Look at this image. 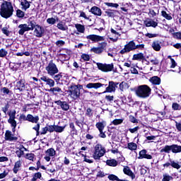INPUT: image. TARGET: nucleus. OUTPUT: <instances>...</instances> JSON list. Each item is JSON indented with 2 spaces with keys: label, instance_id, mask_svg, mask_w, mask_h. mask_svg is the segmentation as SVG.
<instances>
[{
  "label": "nucleus",
  "instance_id": "nucleus-48",
  "mask_svg": "<svg viewBox=\"0 0 181 181\" xmlns=\"http://www.w3.org/2000/svg\"><path fill=\"white\" fill-rule=\"evenodd\" d=\"M107 177H108L109 180H112V181L119 180V178H118V177L117 175H114V174L109 175Z\"/></svg>",
  "mask_w": 181,
  "mask_h": 181
},
{
  "label": "nucleus",
  "instance_id": "nucleus-32",
  "mask_svg": "<svg viewBox=\"0 0 181 181\" xmlns=\"http://www.w3.org/2000/svg\"><path fill=\"white\" fill-rule=\"evenodd\" d=\"M107 124L105 123V121H102L96 123L95 127L98 128V131H104V128H105V126Z\"/></svg>",
  "mask_w": 181,
  "mask_h": 181
},
{
  "label": "nucleus",
  "instance_id": "nucleus-38",
  "mask_svg": "<svg viewBox=\"0 0 181 181\" xmlns=\"http://www.w3.org/2000/svg\"><path fill=\"white\" fill-rule=\"evenodd\" d=\"M138 145L134 142H131L127 144V148H129V151H136Z\"/></svg>",
  "mask_w": 181,
  "mask_h": 181
},
{
  "label": "nucleus",
  "instance_id": "nucleus-18",
  "mask_svg": "<svg viewBox=\"0 0 181 181\" xmlns=\"http://www.w3.org/2000/svg\"><path fill=\"white\" fill-rule=\"evenodd\" d=\"M90 12H91V13H93V15H95V16H101V15H103V11H101V8L95 6H93L90 8Z\"/></svg>",
  "mask_w": 181,
  "mask_h": 181
},
{
  "label": "nucleus",
  "instance_id": "nucleus-20",
  "mask_svg": "<svg viewBox=\"0 0 181 181\" xmlns=\"http://www.w3.org/2000/svg\"><path fill=\"white\" fill-rule=\"evenodd\" d=\"M146 150H141L139 155V159H152V156L147 153Z\"/></svg>",
  "mask_w": 181,
  "mask_h": 181
},
{
  "label": "nucleus",
  "instance_id": "nucleus-4",
  "mask_svg": "<svg viewBox=\"0 0 181 181\" xmlns=\"http://www.w3.org/2000/svg\"><path fill=\"white\" fill-rule=\"evenodd\" d=\"M161 153H170L172 152L173 153H181V146L177 144H173L171 146L165 145L160 151Z\"/></svg>",
  "mask_w": 181,
  "mask_h": 181
},
{
  "label": "nucleus",
  "instance_id": "nucleus-54",
  "mask_svg": "<svg viewBox=\"0 0 181 181\" xmlns=\"http://www.w3.org/2000/svg\"><path fill=\"white\" fill-rule=\"evenodd\" d=\"M105 5H106V6H110L112 8H118V6H119V5H118V4H114V3H105Z\"/></svg>",
  "mask_w": 181,
  "mask_h": 181
},
{
  "label": "nucleus",
  "instance_id": "nucleus-10",
  "mask_svg": "<svg viewBox=\"0 0 181 181\" xmlns=\"http://www.w3.org/2000/svg\"><path fill=\"white\" fill-rule=\"evenodd\" d=\"M16 115V111L15 110L8 113L9 118L8 119V122L11 125L13 132H15L16 129V120H15Z\"/></svg>",
  "mask_w": 181,
  "mask_h": 181
},
{
  "label": "nucleus",
  "instance_id": "nucleus-41",
  "mask_svg": "<svg viewBox=\"0 0 181 181\" xmlns=\"http://www.w3.org/2000/svg\"><path fill=\"white\" fill-rule=\"evenodd\" d=\"M144 59V54L139 53L133 55L132 60H142Z\"/></svg>",
  "mask_w": 181,
  "mask_h": 181
},
{
  "label": "nucleus",
  "instance_id": "nucleus-23",
  "mask_svg": "<svg viewBox=\"0 0 181 181\" xmlns=\"http://www.w3.org/2000/svg\"><path fill=\"white\" fill-rule=\"evenodd\" d=\"M63 52V53L60 54L59 59L64 61L69 60L70 59V51L64 49Z\"/></svg>",
  "mask_w": 181,
  "mask_h": 181
},
{
  "label": "nucleus",
  "instance_id": "nucleus-1",
  "mask_svg": "<svg viewBox=\"0 0 181 181\" xmlns=\"http://www.w3.org/2000/svg\"><path fill=\"white\" fill-rule=\"evenodd\" d=\"M13 5L10 1H4L0 6V16L4 19H8L13 15Z\"/></svg>",
  "mask_w": 181,
  "mask_h": 181
},
{
  "label": "nucleus",
  "instance_id": "nucleus-9",
  "mask_svg": "<svg viewBox=\"0 0 181 181\" xmlns=\"http://www.w3.org/2000/svg\"><path fill=\"white\" fill-rule=\"evenodd\" d=\"M97 66L99 70L104 71L105 73H108V71H112L114 69V64H101L97 63Z\"/></svg>",
  "mask_w": 181,
  "mask_h": 181
},
{
  "label": "nucleus",
  "instance_id": "nucleus-42",
  "mask_svg": "<svg viewBox=\"0 0 181 181\" xmlns=\"http://www.w3.org/2000/svg\"><path fill=\"white\" fill-rule=\"evenodd\" d=\"M161 15L163 18H165V19H167V21H172L173 18L172 16L169 15L168 13H166V11H161Z\"/></svg>",
  "mask_w": 181,
  "mask_h": 181
},
{
  "label": "nucleus",
  "instance_id": "nucleus-49",
  "mask_svg": "<svg viewBox=\"0 0 181 181\" xmlns=\"http://www.w3.org/2000/svg\"><path fill=\"white\" fill-rule=\"evenodd\" d=\"M81 59L83 62H88L90 60V55L87 54H83L81 57Z\"/></svg>",
  "mask_w": 181,
  "mask_h": 181
},
{
  "label": "nucleus",
  "instance_id": "nucleus-30",
  "mask_svg": "<svg viewBox=\"0 0 181 181\" xmlns=\"http://www.w3.org/2000/svg\"><path fill=\"white\" fill-rule=\"evenodd\" d=\"M123 172L125 175H127V176H130L132 179H135V175H134V173L129 169V167H126L124 168Z\"/></svg>",
  "mask_w": 181,
  "mask_h": 181
},
{
  "label": "nucleus",
  "instance_id": "nucleus-64",
  "mask_svg": "<svg viewBox=\"0 0 181 181\" xmlns=\"http://www.w3.org/2000/svg\"><path fill=\"white\" fill-rule=\"evenodd\" d=\"M175 127L177 131L181 132V121L180 122H175Z\"/></svg>",
  "mask_w": 181,
  "mask_h": 181
},
{
  "label": "nucleus",
  "instance_id": "nucleus-35",
  "mask_svg": "<svg viewBox=\"0 0 181 181\" xmlns=\"http://www.w3.org/2000/svg\"><path fill=\"white\" fill-rule=\"evenodd\" d=\"M106 163L108 166H112V168H115V166L118 165V161L115 159L107 160Z\"/></svg>",
  "mask_w": 181,
  "mask_h": 181
},
{
  "label": "nucleus",
  "instance_id": "nucleus-22",
  "mask_svg": "<svg viewBox=\"0 0 181 181\" xmlns=\"http://www.w3.org/2000/svg\"><path fill=\"white\" fill-rule=\"evenodd\" d=\"M110 32L113 36H115V38L110 37V40H112V42H117L118 37L121 36V33L119 32H117V30H114V28L110 29Z\"/></svg>",
  "mask_w": 181,
  "mask_h": 181
},
{
  "label": "nucleus",
  "instance_id": "nucleus-3",
  "mask_svg": "<svg viewBox=\"0 0 181 181\" xmlns=\"http://www.w3.org/2000/svg\"><path fill=\"white\" fill-rule=\"evenodd\" d=\"M105 147L100 144H96L94 147L93 158H95V160H100V159L105 155Z\"/></svg>",
  "mask_w": 181,
  "mask_h": 181
},
{
  "label": "nucleus",
  "instance_id": "nucleus-29",
  "mask_svg": "<svg viewBox=\"0 0 181 181\" xmlns=\"http://www.w3.org/2000/svg\"><path fill=\"white\" fill-rule=\"evenodd\" d=\"M57 28H58L59 30H63V31H66L69 30V27L67 26V25H66V23L63 21H59L57 23Z\"/></svg>",
  "mask_w": 181,
  "mask_h": 181
},
{
  "label": "nucleus",
  "instance_id": "nucleus-50",
  "mask_svg": "<svg viewBox=\"0 0 181 181\" xmlns=\"http://www.w3.org/2000/svg\"><path fill=\"white\" fill-rule=\"evenodd\" d=\"M124 120L122 119H115L112 121L113 125H119L120 124H122Z\"/></svg>",
  "mask_w": 181,
  "mask_h": 181
},
{
  "label": "nucleus",
  "instance_id": "nucleus-52",
  "mask_svg": "<svg viewBox=\"0 0 181 181\" xmlns=\"http://www.w3.org/2000/svg\"><path fill=\"white\" fill-rule=\"evenodd\" d=\"M172 108L173 110H174L175 111H177L179 110H180V105L176 103H173L172 105Z\"/></svg>",
  "mask_w": 181,
  "mask_h": 181
},
{
  "label": "nucleus",
  "instance_id": "nucleus-40",
  "mask_svg": "<svg viewBox=\"0 0 181 181\" xmlns=\"http://www.w3.org/2000/svg\"><path fill=\"white\" fill-rule=\"evenodd\" d=\"M119 90L121 91H124V90H127V88H129L128 83H127V82H124V81H122V83H119Z\"/></svg>",
  "mask_w": 181,
  "mask_h": 181
},
{
  "label": "nucleus",
  "instance_id": "nucleus-61",
  "mask_svg": "<svg viewBox=\"0 0 181 181\" xmlns=\"http://www.w3.org/2000/svg\"><path fill=\"white\" fill-rule=\"evenodd\" d=\"M33 129H34L35 131H36L37 132V136L39 135V130L40 129V124H37L36 126H35Z\"/></svg>",
  "mask_w": 181,
  "mask_h": 181
},
{
  "label": "nucleus",
  "instance_id": "nucleus-14",
  "mask_svg": "<svg viewBox=\"0 0 181 181\" xmlns=\"http://www.w3.org/2000/svg\"><path fill=\"white\" fill-rule=\"evenodd\" d=\"M54 155H56V151L54 150V148H48L45 151V156L44 159H45L47 162H50V159H51L50 158L52 156H54Z\"/></svg>",
  "mask_w": 181,
  "mask_h": 181
},
{
  "label": "nucleus",
  "instance_id": "nucleus-55",
  "mask_svg": "<svg viewBox=\"0 0 181 181\" xmlns=\"http://www.w3.org/2000/svg\"><path fill=\"white\" fill-rule=\"evenodd\" d=\"M26 159H28V160H33L35 159V154L33 153H27L25 156Z\"/></svg>",
  "mask_w": 181,
  "mask_h": 181
},
{
  "label": "nucleus",
  "instance_id": "nucleus-39",
  "mask_svg": "<svg viewBox=\"0 0 181 181\" xmlns=\"http://www.w3.org/2000/svg\"><path fill=\"white\" fill-rule=\"evenodd\" d=\"M90 52L96 53V54H101V53L103 52V47H93L90 49Z\"/></svg>",
  "mask_w": 181,
  "mask_h": 181
},
{
  "label": "nucleus",
  "instance_id": "nucleus-60",
  "mask_svg": "<svg viewBox=\"0 0 181 181\" xmlns=\"http://www.w3.org/2000/svg\"><path fill=\"white\" fill-rule=\"evenodd\" d=\"M55 44L59 47H62V46H64L66 45V42L63 40H58L55 42Z\"/></svg>",
  "mask_w": 181,
  "mask_h": 181
},
{
  "label": "nucleus",
  "instance_id": "nucleus-62",
  "mask_svg": "<svg viewBox=\"0 0 181 181\" xmlns=\"http://www.w3.org/2000/svg\"><path fill=\"white\" fill-rule=\"evenodd\" d=\"M139 129V127H136L133 129H129V132L131 134H135V132H138V130Z\"/></svg>",
  "mask_w": 181,
  "mask_h": 181
},
{
  "label": "nucleus",
  "instance_id": "nucleus-58",
  "mask_svg": "<svg viewBox=\"0 0 181 181\" xmlns=\"http://www.w3.org/2000/svg\"><path fill=\"white\" fill-rule=\"evenodd\" d=\"M145 36L149 39H152L153 37H158V34L146 33Z\"/></svg>",
  "mask_w": 181,
  "mask_h": 181
},
{
  "label": "nucleus",
  "instance_id": "nucleus-13",
  "mask_svg": "<svg viewBox=\"0 0 181 181\" xmlns=\"http://www.w3.org/2000/svg\"><path fill=\"white\" fill-rule=\"evenodd\" d=\"M117 87H118L117 82H114L112 81H109V85L106 88V90L104 91V93H115Z\"/></svg>",
  "mask_w": 181,
  "mask_h": 181
},
{
  "label": "nucleus",
  "instance_id": "nucleus-25",
  "mask_svg": "<svg viewBox=\"0 0 181 181\" xmlns=\"http://www.w3.org/2000/svg\"><path fill=\"white\" fill-rule=\"evenodd\" d=\"M21 6L22 11H28L30 8V2L28 0H21Z\"/></svg>",
  "mask_w": 181,
  "mask_h": 181
},
{
  "label": "nucleus",
  "instance_id": "nucleus-47",
  "mask_svg": "<svg viewBox=\"0 0 181 181\" xmlns=\"http://www.w3.org/2000/svg\"><path fill=\"white\" fill-rule=\"evenodd\" d=\"M16 16L18 18H23L25 16V12L22 11L21 9L16 11Z\"/></svg>",
  "mask_w": 181,
  "mask_h": 181
},
{
  "label": "nucleus",
  "instance_id": "nucleus-44",
  "mask_svg": "<svg viewBox=\"0 0 181 181\" xmlns=\"http://www.w3.org/2000/svg\"><path fill=\"white\" fill-rule=\"evenodd\" d=\"M115 11L108 10L105 11V13L108 18H114L115 16Z\"/></svg>",
  "mask_w": 181,
  "mask_h": 181
},
{
  "label": "nucleus",
  "instance_id": "nucleus-51",
  "mask_svg": "<svg viewBox=\"0 0 181 181\" xmlns=\"http://www.w3.org/2000/svg\"><path fill=\"white\" fill-rule=\"evenodd\" d=\"M171 166L172 168H174L175 169H180L181 166L179 165V163H176L175 161H171Z\"/></svg>",
  "mask_w": 181,
  "mask_h": 181
},
{
  "label": "nucleus",
  "instance_id": "nucleus-12",
  "mask_svg": "<svg viewBox=\"0 0 181 181\" xmlns=\"http://www.w3.org/2000/svg\"><path fill=\"white\" fill-rule=\"evenodd\" d=\"M33 29H34V36H36L37 37H42V36H43V33H45V29H43V28H42V26L39 25H35L33 26Z\"/></svg>",
  "mask_w": 181,
  "mask_h": 181
},
{
  "label": "nucleus",
  "instance_id": "nucleus-46",
  "mask_svg": "<svg viewBox=\"0 0 181 181\" xmlns=\"http://www.w3.org/2000/svg\"><path fill=\"white\" fill-rule=\"evenodd\" d=\"M8 56V51L6 49L2 48L0 49V57H6Z\"/></svg>",
  "mask_w": 181,
  "mask_h": 181
},
{
  "label": "nucleus",
  "instance_id": "nucleus-37",
  "mask_svg": "<svg viewBox=\"0 0 181 181\" xmlns=\"http://www.w3.org/2000/svg\"><path fill=\"white\" fill-rule=\"evenodd\" d=\"M49 91H51V93H52L54 95H57L58 93H63V91L62 90V88H60L59 87L51 88L49 89Z\"/></svg>",
  "mask_w": 181,
  "mask_h": 181
},
{
  "label": "nucleus",
  "instance_id": "nucleus-16",
  "mask_svg": "<svg viewBox=\"0 0 181 181\" xmlns=\"http://www.w3.org/2000/svg\"><path fill=\"white\" fill-rule=\"evenodd\" d=\"M40 80L42 81H44L46 83L47 86H49V87H54V80L46 76H43L40 78Z\"/></svg>",
  "mask_w": 181,
  "mask_h": 181
},
{
  "label": "nucleus",
  "instance_id": "nucleus-31",
  "mask_svg": "<svg viewBox=\"0 0 181 181\" xmlns=\"http://www.w3.org/2000/svg\"><path fill=\"white\" fill-rule=\"evenodd\" d=\"M21 166H22V162L21 160L16 162L14 168H13V173H18V172H19L21 170Z\"/></svg>",
  "mask_w": 181,
  "mask_h": 181
},
{
  "label": "nucleus",
  "instance_id": "nucleus-45",
  "mask_svg": "<svg viewBox=\"0 0 181 181\" xmlns=\"http://www.w3.org/2000/svg\"><path fill=\"white\" fill-rule=\"evenodd\" d=\"M173 179V177L170 175H169V174H164L163 175V180L162 181H170Z\"/></svg>",
  "mask_w": 181,
  "mask_h": 181
},
{
  "label": "nucleus",
  "instance_id": "nucleus-43",
  "mask_svg": "<svg viewBox=\"0 0 181 181\" xmlns=\"http://www.w3.org/2000/svg\"><path fill=\"white\" fill-rule=\"evenodd\" d=\"M65 129H66V125L62 127L59 125H55V132L62 133L64 131Z\"/></svg>",
  "mask_w": 181,
  "mask_h": 181
},
{
  "label": "nucleus",
  "instance_id": "nucleus-17",
  "mask_svg": "<svg viewBox=\"0 0 181 181\" xmlns=\"http://www.w3.org/2000/svg\"><path fill=\"white\" fill-rule=\"evenodd\" d=\"M104 86L107 87V85L101 83H89L86 85V88H95L97 90V88H101V87H104Z\"/></svg>",
  "mask_w": 181,
  "mask_h": 181
},
{
  "label": "nucleus",
  "instance_id": "nucleus-21",
  "mask_svg": "<svg viewBox=\"0 0 181 181\" xmlns=\"http://www.w3.org/2000/svg\"><path fill=\"white\" fill-rule=\"evenodd\" d=\"M161 43L159 40H155L151 44V47L155 50V52H160L162 47L160 46Z\"/></svg>",
  "mask_w": 181,
  "mask_h": 181
},
{
  "label": "nucleus",
  "instance_id": "nucleus-26",
  "mask_svg": "<svg viewBox=\"0 0 181 181\" xmlns=\"http://www.w3.org/2000/svg\"><path fill=\"white\" fill-rule=\"evenodd\" d=\"M27 121L33 122V124H37L39 122V116L33 117V115L28 114L27 115Z\"/></svg>",
  "mask_w": 181,
  "mask_h": 181
},
{
  "label": "nucleus",
  "instance_id": "nucleus-27",
  "mask_svg": "<svg viewBox=\"0 0 181 181\" xmlns=\"http://www.w3.org/2000/svg\"><path fill=\"white\" fill-rule=\"evenodd\" d=\"M144 23L147 28H151V26L152 28H156V26H158V22L153 20H146L144 21Z\"/></svg>",
  "mask_w": 181,
  "mask_h": 181
},
{
  "label": "nucleus",
  "instance_id": "nucleus-36",
  "mask_svg": "<svg viewBox=\"0 0 181 181\" xmlns=\"http://www.w3.org/2000/svg\"><path fill=\"white\" fill-rule=\"evenodd\" d=\"M16 87L20 91H23V90H25V82L23 80H21L17 82Z\"/></svg>",
  "mask_w": 181,
  "mask_h": 181
},
{
  "label": "nucleus",
  "instance_id": "nucleus-28",
  "mask_svg": "<svg viewBox=\"0 0 181 181\" xmlns=\"http://www.w3.org/2000/svg\"><path fill=\"white\" fill-rule=\"evenodd\" d=\"M149 81L151 84H153V86H159V84H160V78L156 76H152L149 78Z\"/></svg>",
  "mask_w": 181,
  "mask_h": 181
},
{
  "label": "nucleus",
  "instance_id": "nucleus-5",
  "mask_svg": "<svg viewBox=\"0 0 181 181\" xmlns=\"http://www.w3.org/2000/svg\"><path fill=\"white\" fill-rule=\"evenodd\" d=\"M45 70L49 76H53L55 74L59 73V68H57V65L53 62V61H50L45 67Z\"/></svg>",
  "mask_w": 181,
  "mask_h": 181
},
{
  "label": "nucleus",
  "instance_id": "nucleus-63",
  "mask_svg": "<svg viewBox=\"0 0 181 181\" xmlns=\"http://www.w3.org/2000/svg\"><path fill=\"white\" fill-rule=\"evenodd\" d=\"M19 121H28V116L25 115H21L19 117Z\"/></svg>",
  "mask_w": 181,
  "mask_h": 181
},
{
  "label": "nucleus",
  "instance_id": "nucleus-24",
  "mask_svg": "<svg viewBox=\"0 0 181 181\" xmlns=\"http://www.w3.org/2000/svg\"><path fill=\"white\" fill-rule=\"evenodd\" d=\"M5 139L6 141H16L18 138L13 136L12 132L7 130L5 133Z\"/></svg>",
  "mask_w": 181,
  "mask_h": 181
},
{
  "label": "nucleus",
  "instance_id": "nucleus-6",
  "mask_svg": "<svg viewBox=\"0 0 181 181\" xmlns=\"http://www.w3.org/2000/svg\"><path fill=\"white\" fill-rule=\"evenodd\" d=\"M81 88V85H72L69 89L71 97L74 100H77L80 97Z\"/></svg>",
  "mask_w": 181,
  "mask_h": 181
},
{
  "label": "nucleus",
  "instance_id": "nucleus-53",
  "mask_svg": "<svg viewBox=\"0 0 181 181\" xmlns=\"http://www.w3.org/2000/svg\"><path fill=\"white\" fill-rule=\"evenodd\" d=\"M79 13H80L79 18H83L84 19H86L87 21H88V19H90V18L87 16V15L86 14V13L84 11H80Z\"/></svg>",
  "mask_w": 181,
  "mask_h": 181
},
{
  "label": "nucleus",
  "instance_id": "nucleus-8",
  "mask_svg": "<svg viewBox=\"0 0 181 181\" xmlns=\"http://www.w3.org/2000/svg\"><path fill=\"white\" fill-rule=\"evenodd\" d=\"M136 45L134 40L129 42L126 45H124V49L119 51L120 54H125L129 53V52H134L136 50Z\"/></svg>",
  "mask_w": 181,
  "mask_h": 181
},
{
  "label": "nucleus",
  "instance_id": "nucleus-15",
  "mask_svg": "<svg viewBox=\"0 0 181 181\" xmlns=\"http://www.w3.org/2000/svg\"><path fill=\"white\" fill-rule=\"evenodd\" d=\"M57 105H59L64 111H69L70 106L66 101L57 100L55 102Z\"/></svg>",
  "mask_w": 181,
  "mask_h": 181
},
{
  "label": "nucleus",
  "instance_id": "nucleus-34",
  "mask_svg": "<svg viewBox=\"0 0 181 181\" xmlns=\"http://www.w3.org/2000/svg\"><path fill=\"white\" fill-rule=\"evenodd\" d=\"M0 91L3 93V95H12V90H10L6 87L1 88Z\"/></svg>",
  "mask_w": 181,
  "mask_h": 181
},
{
  "label": "nucleus",
  "instance_id": "nucleus-59",
  "mask_svg": "<svg viewBox=\"0 0 181 181\" xmlns=\"http://www.w3.org/2000/svg\"><path fill=\"white\" fill-rule=\"evenodd\" d=\"M136 49L138 50H144V49H145V45H144V44L136 45Z\"/></svg>",
  "mask_w": 181,
  "mask_h": 181
},
{
  "label": "nucleus",
  "instance_id": "nucleus-33",
  "mask_svg": "<svg viewBox=\"0 0 181 181\" xmlns=\"http://www.w3.org/2000/svg\"><path fill=\"white\" fill-rule=\"evenodd\" d=\"M57 22H59V17L57 16L54 18H49L47 19V23H48V25H55Z\"/></svg>",
  "mask_w": 181,
  "mask_h": 181
},
{
  "label": "nucleus",
  "instance_id": "nucleus-19",
  "mask_svg": "<svg viewBox=\"0 0 181 181\" xmlns=\"http://www.w3.org/2000/svg\"><path fill=\"white\" fill-rule=\"evenodd\" d=\"M75 28L77 31H75L74 33L76 35H80V33H84L86 32V26L81 24H75Z\"/></svg>",
  "mask_w": 181,
  "mask_h": 181
},
{
  "label": "nucleus",
  "instance_id": "nucleus-2",
  "mask_svg": "<svg viewBox=\"0 0 181 181\" xmlns=\"http://www.w3.org/2000/svg\"><path fill=\"white\" fill-rule=\"evenodd\" d=\"M152 89L148 85L139 86L136 90V95L139 98H148L151 95Z\"/></svg>",
  "mask_w": 181,
  "mask_h": 181
},
{
  "label": "nucleus",
  "instance_id": "nucleus-57",
  "mask_svg": "<svg viewBox=\"0 0 181 181\" xmlns=\"http://www.w3.org/2000/svg\"><path fill=\"white\" fill-rule=\"evenodd\" d=\"M47 129L49 132H55V125H49L47 127Z\"/></svg>",
  "mask_w": 181,
  "mask_h": 181
},
{
  "label": "nucleus",
  "instance_id": "nucleus-11",
  "mask_svg": "<svg viewBox=\"0 0 181 181\" xmlns=\"http://www.w3.org/2000/svg\"><path fill=\"white\" fill-rule=\"evenodd\" d=\"M86 39L88 41L93 42V43H98V42H103L105 39L103 36L97 35H89L86 37Z\"/></svg>",
  "mask_w": 181,
  "mask_h": 181
},
{
  "label": "nucleus",
  "instance_id": "nucleus-56",
  "mask_svg": "<svg viewBox=\"0 0 181 181\" xmlns=\"http://www.w3.org/2000/svg\"><path fill=\"white\" fill-rule=\"evenodd\" d=\"M173 36L175 39H178V40H181V33L180 32L174 33L173 34Z\"/></svg>",
  "mask_w": 181,
  "mask_h": 181
},
{
  "label": "nucleus",
  "instance_id": "nucleus-7",
  "mask_svg": "<svg viewBox=\"0 0 181 181\" xmlns=\"http://www.w3.org/2000/svg\"><path fill=\"white\" fill-rule=\"evenodd\" d=\"M35 26V23L30 22L28 24H21L18 25V28L20 29L18 30V35H24L25 32H29V30H33V27Z\"/></svg>",
  "mask_w": 181,
  "mask_h": 181
}]
</instances>
